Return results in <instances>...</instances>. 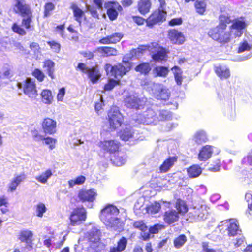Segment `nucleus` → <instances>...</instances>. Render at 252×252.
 Instances as JSON below:
<instances>
[{
  "label": "nucleus",
  "instance_id": "nucleus-36",
  "mask_svg": "<svg viewBox=\"0 0 252 252\" xmlns=\"http://www.w3.org/2000/svg\"><path fill=\"white\" fill-rule=\"evenodd\" d=\"M174 76L175 80L178 85L182 84L183 77L182 76V71L178 66H175L171 69Z\"/></svg>",
  "mask_w": 252,
  "mask_h": 252
},
{
  "label": "nucleus",
  "instance_id": "nucleus-3",
  "mask_svg": "<svg viewBox=\"0 0 252 252\" xmlns=\"http://www.w3.org/2000/svg\"><path fill=\"white\" fill-rule=\"evenodd\" d=\"M119 213V210L115 206L109 204L101 210V219L106 225L112 227L114 226V222L118 220L116 216Z\"/></svg>",
  "mask_w": 252,
  "mask_h": 252
},
{
  "label": "nucleus",
  "instance_id": "nucleus-6",
  "mask_svg": "<svg viewBox=\"0 0 252 252\" xmlns=\"http://www.w3.org/2000/svg\"><path fill=\"white\" fill-rule=\"evenodd\" d=\"M108 116L110 129L115 130L121 126L123 117L117 107L112 108L108 113Z\"/></svg>",
  "mask_w": 252,
  "mask_h": 252
},
{
  "label": "nucleus",
  "instance_id": "nucleus-49",
  "mask_svg": "<svg viewBox=\"0 0 252 252\" xmlns=\"http://www.w3.org/2000/svg\"><path fill=\"white\" fill-rule=\"evenodd\" d=\"M31 49L34 52V56L37 58L40 55V48L39 45L35 42L31 43L30 45Z\"/></svg>",
  "mask_w": 252,
  "mask_h": 252
},
{
  "label": "nucleus",
  "instance_id": "nucleus-61",
  "mask_svg": "<svg viewBox=\"0 0 252 252\" xmlns=\"http://www.w3.org/2000/svg\"><path fill=\"white\" fill-rule=\"evenodd\" d=\"M125 158H111L110 160L112 163L116 166H120L124 164L125 161Z\"/></svg>",
  "mask_w": 252,
  "mask_h": 252
},
{
  "label": "nucleus",
  "instance_id": "nucleus-45",
  "mask_svg": "<svg viewBox=\"0 0 252 252\" xmlns=\"http://www.w3.org/2000/svg\"><path fill=\"white\" fill-rule=\"evenodd\" d=\"M86 178L84 176L80 175L77 177L75 179L71 180L68 181V184L70 187H73L76 185H81L85 181Z\"/></svg>",
  "mask_w": 252,
  "mask_h": 252
},
{
  "label": "nucleus",
  "instance_id": "nucleus-25",
  "mask_svg": "<svg viewBox=\"0 0 252 252\" xmlns=\"http://www.w3.org/2000/svg\"><path fill=\"white\" fill-rule=\"evenodd\" d=\"M25 174L23 173L13 178L8 185V191H14L18 186L25 179Z\"/></svg>",
  "mask_w": 252,
  "mask_h": 252
},
{
  "label": "nucleus",
  "instance_id": "nucleus-34",
  "mask_svg": "<svg viewBox=\"0 0 252 252\" xmlns=\"http://www.w3.org/2000/svg\"><path fill=\"white\" fill-rule=\"evenodd\" d=\"M97 50L104 57L116 56L117 55V50L112 47H100L98 48Z\"/></svg>",
  "mask_w": 252,
  "mask_h": 252
},
{
  "label": "nucleus",
  "instance_id": "nucleus-31",
  "mask_svg": "<svg viewBox=\"0 0 252 252\" xmlns=\"http://www.w3.org/2000/svg\"><path fill=\"white\" fill-rule=\"evenodd\" d=\"M175 207L178 214L184 215L188 211V207L186 202L181 198L177 199Z\"/></svg>",
  "mask_w": 252,
  "mask_h": 252
},
{
  "label": "nucleus",
  "instance_id": "nucleus-11",
  "mask_svg": "<svg viewBox=\"0 0 252 252\" xmlns=\"http://www.w3.org/2000/svg\"><path fill=\"white\" fill-rule=\"evenodd\" d=\"M146 99L143 98L142 99L138 98L135 95H129L125 98V104L127 107L140 109L143 108L146 102Z\"/></svg>",
  "mask_w": 252,
  "mask_h": 252
},
{
  "label": "nucleus",
  "instance_id": "nucleus-23",
  "mask_svg": "<svg viewBox=\"0 0 252 252\" xmlns=\"http://www.w3.org/2000/svg\"><path fill=\"white\" fill-rule=\"evenodd\" d=\"M70 8L73 11L75 20L80 25L82 20L85 17V12L75 3H71Z\"/></svg>",
  "mask_w": 252,
  "mask_h": 252
},
{
  "label": "nucleus",
  "instance_id": "nucleus-40",
  "mask_svg": "<svg viewBox=\"0 0 252 252\" xmlns=\"http://www.w3.org/2000/svg\"><path fill=\"white\" fill-rule=\"evenodd\" d=\"M194 5L197 13L200 14H204L206 7V4L205 0H197Z\"/></svg>",
  "mask_w": 252,
  "mask_h": 252
},
{
  "label": "nucleus",
  "instance_id": "nucleus-27",
  "mask_svg": "<svg viewBox=\"0 0 252 252\" xmlns=\"http://www.w3.org/2000/svg\"><path fill=\"white\" fill-rule=\"evenodd\" d=\"M85 238L91 245H93L99 242L100 236L97 230H92L87 233Z\"/></svg>",
  "mask_w": 252,
  "mask_h": 252
},
{
  "label": "nucleus",
  "instance_id": "nucleus-41",
  "mask_svg": "<svg viewBox=\"0 0 252 252\" xmlns=\"http://www.w3.org/2000/svg\"><path fill=\"white\" fill-rule=\"evenodd\" d=\"M36 216L38 217H42L43 214L47 211V208L45 205L42 203L39 202L35 206Z\"/></svg>",
  "mask_w": 252,
  "mask_h": 252
},
{
  "label": "nucleus",
  "instance_id": "nucleus-14",
  "mask_svg": "<svg viewBox=\"0 0 252 252\" xmlns=\"http://www.w3.org/2000/svg\"><path fill=\"white\" fill-rule=\"evenodd\" d=\"M119 142L114 140H104L98 143V146L105 151L114 153L118 151Z\"/></svg>",
  "mask_w": 252,
  "mask_h": 252
},
{
  "label": "nucleus",
  "instance_id": "nucleus-13",
  "mask_svg": "<svg viewBox=\"0 0 252 252\" xmlns=\"http://www.w3.org/2000/svg\"><path fill=\"white\" fill-rule=\"evenodd\" d=\"M151 84L153 87L152 89L154 91L153 93L155 94L157 99L165 100L169 98L170 92L168 89L159 84L152 83Z\"/></svg>",
  "mask_w": 252,
  "mask_h": 252
},
{
  "label": "nucleus",
  "instance_id": "nucleus-9",
  "mask_svg": "<svg viewBox=\"0 0 252 252\" xmlns=\"http://www.w3.org/2000/svg\"><path fill=\"white\" fill-rule=\"evenodd\" d=\"M222 225L226 227L229 236H235L240 234L241 230L239 229L237 221L234 219H229L221 221Z\"/></svg>",
  "mask_w": 252,
  "mask_h": 252
},
{
  "label": "nucleus",
  "instance_id": "nucleus-60",
  "mask_svg": "<svg viewBox=\"0 0 252 252\" xmlns=\"http://www.w3.org/2000/svg\"><path fill=\"white\" fill-rule=\"evenodd\" d=\"M150 232L147 228V230L141 231L140 233V239L143 241H147L150 238Z\"/></svg>",
  "mask_w": 252,
  "mask_h": 252
},
{
  "label": "nucleus",
  "instance_id": "nucleus-43",
  "mask_svg": "<svg viewBox=\"0 0 252 252\" xmlns=\"http://www.w3.org/2000/svg\"><path fill=\"white\" fill-rule=\"evenodd\" d=\"M9 203L7 198L4 195L0 197V207L4 206V208H0V211L3 214H5L9 211L8 208Z\"/></svg>",
  "mask_w": 252,
  "mask_h": 252
},
{
  "label": "nucleus",
  "instance_id": "nucleus-38",
  "mask_svg": "<svg viewBox=\"0 0 252 252\" xmlns=\"http://www.w3.org/2000/svg\"><path fill=\"white\" fill-rule=\"evenodd\" d=\"M151 68L150 65L148 63H143L137 65L135 70L137 72L141 73L147 74L151 70Z\"/></svg>",
  "mask_w": 252,
  "mask_h": 252
},
{
  "label": "nucleus",
  "instance_id": "nucleus-10",
  "mask_svg": "<svg viewBox=\"0 0 252 252\" xmlns=\"http://www.w3.org/2000/svg\"><path fill=\"white\" fill-rule=\"evenodd\" d=\"M126 57L123 58V63L115 66L114 76L117 80H120L122 76L128 72L131 69V63L125 60Z\"/></svg>",
  "mask_w": 252,
  "mask_h": 252
},
{
  "label": "nucleus",
  "instance_id": "nucleus-53",
  "mask_svg": "<svg viewBox=\"0 0 252 252\" xmlns=\"http://www.w3.org/2000/svg\"><path fill=\"white\" fill-rule=\"evenodd\" d=\"M43 140L44 141L45 144L49 145V148L51 149H52L55 147V145L57 142V140L56 139L49 137L44 138Z\"/></svg>",
  "mask_w": 252,
  "mask_h": 252
},
{
  "label": "nucleus",
  "instance_id": "nucleus-7",
  "mask_svg": "<svg viewBox=\"0 0 252 252\" xmlns=\"http://www.w3.org/2000/svg\"><path fill=\"white\" fill-rule=\"evenodd\" d=\"M87 218L86 211L85 208L76 207L74 208L69 217L70 224L72 226L79 225L85 222Z\"/></svg>",
  "mask_w": 252,
  "mask_h": 252
},
{
  "label": "nucleus",
  "instance_id": "nucleus-42",
  "mask_svg": "<svg viewBox=\"0 0 252 252\" xmlns=\"http://www.w3.org/2000/svg\"><path fill=\"white\" fill-rule=\"evenodd\" d=\"M52 175L51 170L48 169L42 174L36 177V179L41 183H45L48 178Z\"/></svg>",
  "mask_w": 252,
  "mask_h": 252
},
{
  "label": "nucleus",
  "instance_id": "nucleus-52",
  "mask_svg": "<svg viewBox=\"0 0 252 252\" xmlns=\"http://www.w3.org/2000/svg\"><path fill=\"white\" fill-rule=\"evenodd\" d=\"M171 117V113L166 110H161L159 112L158 119L161 121L168 120Z\"/></svg>",
  "mask_w": 252,
  "mask_h": 252
},
{
  "label": "nucleus",
  "instance_id": "nucleus-56",
  "mask_svg": "<svg viewBox=\"0 0 252 252\" xmlns=\"http://www.w3.org/2000/svg\"><path fill=\"white\" fill-rule=\"evenodd\" d=\"M86 6L87 9L90 12L92 17L95 18L99 19V15L95 8L93 7L88 4H86Z\"/></svg>",
  "mask_w": 252,
  "mask_h": 252
},
{
  "label": "nucleus",
  "instance_id": "nucleus-51",
  "mask_svg": "<svg viewBox=\"0 0 252 252\" xmlns=\"http://www.w3.org/2000/svg\"><path fill=\"white\" fill-rule=\"evenodd\" d=\"M32 75L40 82L43 81L45 78L44 74L38 69H36L33 71Z\"/></svg>",
  "mask_w": 252,
  "mask_h": 252
},
{
  "label": "nucleus",
  "instance_id": "nucleus-46",
  "mask_svg": "<svg viewBox=\"0 0 252 252\" xmlns=\"http://www.w3.org/2000/svg\"><path fill=\"white\" fill-rule=\"evenodd\" d=\"M13 32L20 35L23 36L26 34L25 30L21 27V25L15 23L12 26Z\"/></svg>",
  "mask_w": 252,
  "mask_h": 252
},
{
  "label": "nucleus",
  "instance_id": "nucleus-16",
  "mask_svg": "<svg viewBox=\"0 0 252 252\" xmlns=\"http://www.w3.org/2000/svg\"><path fill=\"white\" fill-rule=\"evenodd\" d=\"M119 136L121 139L124 141L129 140L135 141L139 139L138 134L130 127H126L121 130L119 133Z\"/></svg>",
  "mask_w": 252,
  "mask_h": 252
},
{
  "label": "nucleus",
  "instance_id": "nucleus-26",
  "mask_svg": "<svg viewBox=\"0 0 252 252\" xmlns=\"http://www.w3.org/2000/svg\"><path fill=\"white\" fill-rule=\"evenodd\" d=\"M127 245V238L125 237H122L117 241L116 246L111 247L109 252H122L126 249Z\"/></svg>",
  "mask_w": 252,
  "mask_h": 252
},
{
  "label": "nucleus",
  "instance_id": "nucleus-1",
  "mask_svg": "<svg viewBox=\"0 0 252 252\" xmlns=\"http://www.w3.org/2000/svg\"><path fill=\"white\" fill-rule=\"evenodd\" d=\"M148 50L153 54L152 58L157 62L161 61L165 59L166 52L165 49L160 47L157 43H152L148 45H142L138 48L133 49L130 51L129 55H127V59L132 58H139L142 53Z\"/></svg>",
  "mask_w": 252,
  "mask_h": 252
},
{
  "label": "nucleus",
  "instance_id": "nucleus-64",
  "mask_svg": "<svg viewBox=\"0 0 252 252\" xmlns=\"http://www.w3.org/2000/svg\"><path fill=\"white\" fill-rule=\"evenodd\" d=\"M32 137L34 141L39 142L44 140V136L38 133L37 131L32 132Z\"/></svg>",
  "mask_w": 252,
  "mask_h": 252
},
{
  "label": "nucleus",
  "instance_id": "nucleus-58",
  "mask_svg": "<svg viewBox=\"0 0 252 252\" xmlns=\"http://www.w3.org/2000/svg\"><path fill=\"white\" fill-rule=\"evenodd\" d=\"M54 9V5L52 3H48L45 6L44 16L47 17L50 12Z\"/></svg>",
  "mask_w": 252,
  "mask_h": 252
},
{
  "label": "nucleus",
  "instance_id": "nucleus-24",
  "mask_svg": "<svg viewBox=\"0 0 252 252\" xmlns=\"http://www.w3.org/2000/svg\"><path fill=\"white\" fill-rule=\"evenodd\" d=\"M218 150L210 145H206L202 147L199 154V158H211L218 153Z\"/></svg>",
  "mask_w": 252,
  "mask_h": 252
},
{
  "label": "nucleus",
  "instance_id": "nucleus-63",
  "mask_svg": "<svg viewBox=\"0 0 252 252\" xmlns=\"http://www.w3.org/2000/svg\"><path fill=\"white\" fill-rule=\"evenodd\" d=\"M230 76L229 69L226 67L221 68V79H227Z\"/></svg>",
  "mask_w": 252,
  "mask_h": 252
},
{
  "label": "nucleus",
  "instance_id": "nucleus-37",
  "mask_svg": "<svg viewBox=\"0 0 252 252\" xmlns=\"http://www.w3.org/2000/svg\"><path fill=\"white\" fill-rule=\"evenodd\" d=\"M54 63L50 60H46L44 62L43 67L45 70L47 72L48 75L52 79L54 78Z\"/></svg>",
  "mask_w": 252,
  "mask_h": 252
},
{
  "label": "nucleus",
  "instance_id": "nucleus-29",
  "mask_svg": "<svg viewBox=\"0 0 252 252\" xmlns=\"http://www.w3.org/2000/svg\"><path fill=\"white\" fill-rule=\"evenodd\" d=\"M188 176L191 178L198 177L202 173V169L198 165H192L187 169Z\"/></svg>",
  "mask_w": 252,
  "mask_h": 252
},
{
  "label": "nucleus",
  "instance_id": "nucleus-5",
  "mask_svg": "<svg viewBox=\"0 0 252 252\" xmlns=\"http://www.w3.org/2000/svg\"><path fill=\"white\" fill-rule=\"evenodd\" d=\"M77 69L86 74L91 82L93 84L96 83L101 76V74L97 66L90 68L85 63H79Z\"/></svg>",
  "mask_w": 252,
  "mask_h": 252
},
{
  "label": "nucleus",
  "instance_id": "nucleus-30",
  "mask_svg": "<svg viewBox=\"0 0 252 252\" xmlns=\"http://www.w3.org/2000/svg\"><path fill=\"white\" fill-rule=\"evenodd\" d=\"M177 158H166L159 167L160 173L168 172L171 167L173 166Z\"/></svg>",
  "mask_w": 252,
  "mask_h": 252
},
{
  "label": "nucleus",
  "instance_id": "nucleus-57",
  "mask_svg": "<svg viewBox=\"0 0 252 252\" xmlns=\"http://www.w3.org/2000/svg\"><path fill=\"white\" fill-rule=\"evenodd\" d=\"M202 249L201 252H216L215 249L210 248L209 246V243L203 242L202 243Z\"/></svg>",
  "mask_w": 252,
  "mask_h": 252
},
{
  "label": "nucleus",
  "instance_id": "nucleus-2",
  "mask_svg": "<svg viewBox=\"0 0 252 252\" xmlns=\"http://www.w3.org/2000/svg\"><path fill=\"white\" fill-rule=\"evenodd\" d=\"M13 11L23 17L22 25L26 29L32 27V14L28 5L25 1L16 2L13 7Z\"/></svg>",
  "mask_w": 252,
  "mask_h": 252
},
{
  "label": "nucleus",
  "instance_id": "nucleus-55",
  "mask_svg": "<svg viewBox=\"0 0 252 252\" xmlns=\"http://www.w3.org/2000/svg\"><path fill=\"white\" fill-rule=\"evenodd\" d=\"M47 44L50 46L51 49L55 53H59L60 51L61 45L55 41H49Z\"/></svg>",
  "mask_w": 252,
  "mask_h": 252
},
{
  "label": "nucleus",
  "instance_id": "nucleus-18",
  "mask_svg": "<svg viewBox=\"0 0 252 252\" xmlns=\"http://www.w3.org/2000/svg\"><path fill=\"white\" fill-rule=\"evenodd\" d=\"M138 120L140 123H145L147 125L155 124L156 122V117L155 112L151 109H148L139 116Z\"/></svg>",
  "mask_w": 252,
  "mask_h": 252
},
{
  "label": "nucleus",
  "instance_id": "nucleus-8",
  "mask_svg": "<svg viewBox=\"0 0 252 252\" xmlns=\"http://www.w3.org/2000/svg\"><path fill=\"white\" fill-rule=\"evenodd\" d=\"M97 195L96 190L94 189H80L78 194V197L82 202H93Z\"/></svg>",
  "mask_w": 252,
  "mask_h": 252
},
{
  "label": "nucleus",
  "instance_id": "nucleus-20",
  "mask_svg": "<svg viewBox=\"0 0 252 252\" xmlns=\"http://www.w3.org/2000/svg\"><path fill=\"white\" fill-rule=\"evenodd\" d=\"M207 136L206 133L203 130L197 131L189 141V144L190 146H197L206 142Z\"/></svg>",
  "mask_w": 252,
  "mask_h": 252
},
{
  "label": "nucleus",
  "instance_id": "nucleus-4",
  "mask_svg": "<svg viewBox=\"0 0 252 252\" xmlns=\"http://www.w3.org/2000/svg\"><path fill=\"white\" fill-rule=\"evenodd\" d=\"M24 94L31 99H34L38 95L35 81L34 79L27 78L22 82L19 83Z\"/></svg>",
  "mask_w": 252,
  "mask_h": 252
},
{
  "label": "nucleus",
  "instance_id": "nucleus-28",
  "mask_svg": "<svg viewBox=\"0 0 252 252\" xmlns=\"http://www.w3.org/2000/svg\"><path fill=\"white\" fill-rule=\"evenodd\" d=\"M41 101L47 105L52 104L53 100V96L52 92L48 89L43 90L40 94Z\"/></svg>",
  "mask_w": 252,
  "mask_h": 252
},
{
  "label": "nucleus",
  "instance_id": "nucleus-17",
  "mask_svg": "<svg viewBox=\"0 0 252 252\" xmlns=\"http://www.w3.org/2000/svg\"><path fill=\"white\" fill-rule=\"evenodd\" d=\"M166 12L164 11L158 10L155 11L146 20L147 25L148 26H152L156 23L165 20Z\"/></svg>",
  "mask_w": 252,
  "mask_h": 252
},
{
  "label": "nucleus",
  "instance_id": "nucleus-19",
  "mask_svg": "<svg viewBox=\"0 0 252 252\" xmlns=\"http://www.w3.org/2000/svg\"><path fill=\"white\" fill-rule=\"evenodd\" d=\"M179 219L178 212L174 209L166 211L163 215V220L164 222L169 225L177 222Z\"/></svg>",
  "mask_w": 252,
  "mask_h": 252
},
{
  "label": "nucleus",
  "instance_id": "nucleus-48",
  "mask_svg": "<svg viewBox=\"0 0 252 252\" xmlns=\"http://www.w3.org/2000/svg\"><path fill=\"white\" fill-rule=\"evenodd\" d=\"M161 208L160 204L157 202L151 204L148 207V211L152 214L158 213Z\"/></svg>",
  "mask_w": 252,
  "mask_h": 252
},
{
  "label": "nucleus",
  "instance_id": "nucleus-44",
  "mask_svg": "<svg viewBox=\"0 0 252 252\" xmlns=\"http://www.w3.org/2000/svg\"><path fill=\"white\" fill-rule=\"evenodd\" d=\"M153 72L156 76L165 77L168 74V69L165 67L158 66L154 69Z\"/></svg>",
  "mask_w": 252,
  "mask_h": 252
},
{
  "label": "nucleus",
  "instance_id": "nucleus-39",
  "mask_svg": "<svg viewBox=\"0 0 252 252\" xmlns=\"http://www.w3.org/2000/svg\"><path fill=\"white\" fill-rule=\"evenodd\" d=\"M220 27L219 26H217L216 27L210 30L208 32V35L213 40L218 41L220 39Z\"/></svg>",
  "mask_w": 252,
  "mask_h": 252
},
{
  "label": "nucleus",
  "instance_id": "nucleus-62",
  "mask_svg": "<svg viewBox=\"0 0 252 252\" xmlns=\"http://www.w3.org/2000/svg\"><path fill=\"white\" fill-rule=\"evenodd\" d=\"M251 49L250 46L246 42H244L240 44L238 48V53H241L245 51L250 50Z\"/></svg>",
  "mask_w": 252,
  "mask_h": 252
},
{
  "label": "nucleus",
  "instance_id": "nucleus-50",
  "mask_svg": "<svg viewBox=\"0 0 252 252\" xmlns=\"http://www.w3.org/2000/svg\"><path fill=\"white\" fill-rule=\"evenodd\" d=\"M119 82V80H115L112 79H109L108 83L104 86L105 90H111L115 86L118 84Z\"/></svg>",
  "mask_w": 252,
  "mask_h": 252
},
{
  "label": "nucleus",
  "instance_id": "nucleus-21",
  "mask_svg": "<svg viewBox=\"0 0 252 252\" xmlns=\"http://www.w3.org/2000/svg\"><path fill=\"white\" fill-rule=\"evenodd\" d=\"M246 27V24L243 20H236L231 26V32L235 37H240L243 34V30Z\"/></svg>",
  "mask_w": 252,
  "mask_h": 252
},
{
  "label": "nucleus",
  "instance_id": "nucleus-15",
  "mask_svg": "<svg viewBox=\"0 0 252 252\" xmlns=\"http://www.w3.org/2000/svg\"><path fill=\"white\" fill-rule=\"evenodd\" d=\"M57 122L50 118H45L42 123V128L46 134H53L56 132Z\"/></svg>",
  "mask_w": 252,
  "mask_h": 252
},
{
  "label": "nucleus",
  "instance_id": "nucleus-54",
  "mask_svg": "<svg viewBox=\"0 0 252 252\" xmlns=\"http://www.w3.org/2000/svg\"><path fill=\"white\" fill-rule=\"evenodd\" d=\"M111 44L116 43L119 42L123 37V35L121 33H115L109 35Z\"/></svg>",
  "mask_w": 252,
  "mask_h": 252
},
{
  "label": "nucleus",
  "instance_id": "nucleus-32",
  "mask_svg": "<svg viewBox=\"0 0 252 252\" xmlns=\"http://www.w3.org/2000/svg\"><path fill=\"white\" fill-rule=\"evenodd\" d=\"M151 3L150 0H140L138 3V10L142 14L149 12Z\"/></svg>",
  "mask_w": 252,
  "mask_h": 252
},
{
  "label": "nucleus",
  "instance_id": "nucleus-35",
  "mask_svg": "<svg viewBox=\"0 0 252 252\" xmlns=\"http://www.w3.org/2000/svg\"><path fill=\"white\" fill-rule=\"evenodd\" d=\"M187 237L184 234H180L173 240V245L176 249L183 247L187 241Z\"/></svg>",
  "mask_w": 252,
  "mask_h": 252
},
{
  "label": "nucleus",
  "instance_id": "nucleus-59",
  "mask_svg": "<svg viewBox=\"0 0 252 252\" xmlns=\"http://www.w3.org/2000/svg\"><path fill=\"white\" fill-rule=\"evenodd\" d=\"M163 226L158 224L154 225L153 226L150 227L149 231L152 234H157L158 232L159 229H162Z\"/></svg>",
  "mask_w": 252,
  "mask_h": 252
},
{
  "label": "nucleus",
  "instance_id": "nucleus-22",
  "mask_svg": "<svg viewBox=\"0 0 252 252\" xmlns=\"http://www.w3.org/2000/svg\"><path fill=\"white\" fill-rule=\"evenodd\" d=\"M168 37L173 44H182L185 40L183 33L176 30H171L168 32Z\"/></svg>",
  "mask_w": 252,
  "mask_h": 252
},
{
  "label": "nucleus",
  "instance_id": "nucleus-47",
  "mask_svg": "<svg viewBox=\"0 0 252 252\" xmlns=\"http://www.w3.org/2000/svg\"><path fill=\"white\" fill-rule=\"evenodd\" d=\"M133 227L135 228L138 229L141 231L147 230V226L145 224L142 220L135 221L133 222Z\"/></svg>",
  "mask_w": 252,
  "mask_h": 252
},
{
  "label": "nucleus",
  "instance_id": "nucleus-12",
  "mask_svg": "<svg viewBox=\"0 0 252 252\" xmlns=\"http://www.w3.org/2000/svg\"><path fill=\"white\" fill-rule=\"evenodd\" d=\"M105 7L107 9V15L110 20H115L118 15V12L122 10L121 6L118 2H108L104 4Z\"/></svg>",
  "mask_w": 252,
  "mask_h": 252
},
{
  "label": "nucleus",
  "instance_id": "nucleus-33",
  "mask_svg": "<svg viewBox=\"0 0 252 252\" xmlns=\"http://www.w3.org/2000/svg\"><path fill=\"white\" fill-rule=\"evenodd\" d=\"M33 234L31 231L24 230L21 231L19 235V239L22 242L32 243Z\"/></svg>",
  "mask_w": 252,
  "mask_h": 252
}]
</instances>
